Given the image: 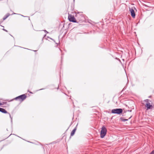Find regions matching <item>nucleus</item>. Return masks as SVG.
I'll list each match as a JSON object with an SVG mask.
<instances>
[{
    "label": "nucleus",
    "mask_w": 154,
    "mask_h": 154,
    "mask_svg": "<svg viewBox=\"0 0 154 154\" xmlns=\"http://www.w3.org/2000/svg\"><path fill=\"white\" fill-rule=\"evenodd\" d=\"M81 17H83L82 16H81Z\"/></svg>",
    "instance_id": "22"
},
{
    "label": "nucleus",
    "mask_w": 154,
    "mask_h": 154,
    "mask_svg": "<svg viewBox=\"0 0 154 154\" xmlns=\"http://www.w3.org/2000/svg\"><path fill=\"white\" fill-rule=\"evenodd\" d=\"M28 92H29L30 93H31V94H32V93L31 92H30V91H28Z\"/></svg>",
    "instance_id": "18"
},
{
    "label": "nucleus",
    "mask_w": 154,
    "mask_h": 154,
    "mask_svg": "<svg viewBox=\"0 0 154 154\" xmlns=\"http://www.w3.org/2000/svg\"><path fill=\"white\" fill-rule=\"evenodd\" d=\"M68 19L69 20L72 22L73 23H77L76 20L73 16L69 14Z\"/></svg>",
    "instance_id": "5"
},
{
    "label": "nucleus",
    "mask_w": 154,
    "mask_h": 154,
    "mask_svg": "<svg viewBox=\"0 0 154 154\" xmlns=\"http://www.w3.org/2000/svg\"><path fill=\"white\" fill-rule=\"evenodd\" d=\"M149 100L148 99H146L144 100V101L146 102L145 105V106L147 108V110L151 109L152 108V105L150 104L149 102Z\"/></svg>",
    "instance_id": "4"
},
{
    "label": "nucleus",
    "mask_w": 154,
    "mask_h": 154,
    "mask_svg": "<svg viewBox=\"0 0 154 154\" xmlns=\"http://www.w3.org/2000/svg\"><path fill=\"white\" fill-rule=\"evenodd\" d=\"M43 89H41L39 90H43Z\"/></svg>",
    "instance_id": "20"
},
{
    "label": "nucleus",
    "mask_w": 154,
    "mask_h": 154,
    "mask_svg": "<svg viewBox=\"0 0 154 154\" xmlns=\"http://www.w3.org/2000/svg\"><path fill=\"white\" fill-rule=\"evenodd\" d=\"M6 102H3L2 103H0V106L2 105L3 104H5L6 103Z\"/></svg>",
    "instance_id": "11"
},
{
    "label": "nucleus",
    "mask_w": 154,
    "mask_h": 154,
    "mask_svg": "<svg viewBox=\"0 0 154 154\" xmlns=\"http://www.w3.org/2000/svg\"><path fill=\"white\" fill-rule=\"evenodd\" d=\"M149 154H154V150L150 153Z\"/></svg>",
    "instance_id": "13"
},
{
    "label": "nucleus",
    "mask_w": 154,
    "mask_h": 154,
    "mask_svg": "<svg viewBox=\"0 0 154 154\" xmlns=\"http://www.w3.org/2000/svg\"><path fill=\"white\" fill-rule=\"evenodd\" d=\"M107 129L104 126H103L101 128V130L100 131V137L101 138H103L106 134Z\"/></svg>",
    "instance_id": "2"
},
{
    "label": "nucleus",
    "mask_w": 154,
    "mask_h": 154,
    "mask_svg": "<svg viewBox=\"0 0 154 154\" xmlns=\"http://www.w3.org/2000/svg\"><path fill=\"white\" fill-rule=\"evenodd\" d=\"M44 31L45 32H46V33H48V32H47L46 30H44Z\"/></svg>",
    "instance_id": "15"
},
{
    "label": "nucleus",
    "mask_w": 154,
    "mask_h": 154,
    "mask_svg": "<svg viewBox=\"0 0 154 154\" xmlns=\"http://www.w3.org/2000/svg\"><path fill=\"white\" fill-rule=\"evenodd\" d=\"M26 97V96L25 94H23L16 97L14 98V99L11 100L10 101H13L14 100H18L21 102L25 99Z\"/></svg>",
    "instance_id": "1"
},
{
    "label": "nucleus",
    "mask_w": 154,
    "mask_h": 154,
    "mask_svg": "<svg viewBox=\"0 0 154 154\" xmlns=\"http://www.w3.org/2000/svg\"><path fill=\"white\" fill-rule=\"evenodd\" d=\"M132 117V116H131L130 117H129L128 119H124L122 120V121L123 122H125L126 121H128V119H130Z\"/></svg>",
    "instance_id": "10"
},
{
    "label": "nucleus",
    "mask_w": 154,
    "mask_h": 154,
    "mask_svg": "<svg viewBox=\"0 0 154 154\" xmlns=\"http://www.w3.org/2000/svg\"><path fill=\"white\" fill-rule=\"evenodd\" d=\"M122 111L123 110L122 109L118 108L112 109L111 112L112 113L120 114L122 113Z\"/></svg>",
    "instance_id": "3"
},
{
    "label": "nucleus",
    "mask_w": 154,
    "mask_h": 154,
    "mask_svg": "<svg viewBox=\"0 0 154 154\" xmlns=\"http://www.w3.org/2000/svg\"><path fill=\"white\" fill-rule=\"evenodd\" d=\"M22 16H23V17H27V16H23V15H21Z\"/></svg>",
    "instance_id": "19"
},
{
    "label": "nucleus",
    "mask_w": 154,
    "mask_h": 154,
    "mask_svg": "<svg viewBox=\"0 0 154 154\" xmlns=\"http://www.w3.org/2000/svg\"><path fill=\"white\" fill-rule=\"evenodd\" d=\"M77 125H76V127H75V128L73 129V130L72 131L70 134L71 136H72L75 133L76 130V127Z\"/></svg>",
    "instance_id": "8"
},
{
    "label": "nucleus",
    "mask_w": 154,
    "mask_h": 154,
    "mask_svg": "<svg viewBox=\"0 0 154 154\" xmlns=\"http://www.w3.org/2000/svg\"><path fill=\"white\" fill-rule=\"evenodd\" d=\"M3 30L6 32H8V31L5 29H3Z\"/></svg>",
    "instance_id": "14"
},
{
    "label": "nucleus",
    "mask_w": 154,
    "mask_h": 154,
    "mask_svg": "<svg viewBox=\"0 0 154 154\" xmlns=\"http://www.w3.org/2000/svg\"><path fill=\"white\" fill-rule=\"evenodd\" d=\"M10 35H11V36L12 37H13L12 35H11V34H10Z\"/></svg>",
    "instance_id": "21"
},
{
    "label": "nucleus",
    "mask_w": 154,
    "mask_h": 154,
    "mask_svg": "<svg viewBox=\"0 0 154 154\" xmlns=\"http://www.w3.org/2000/svg\"><path fill=\"white\" fill-rule=\"evenodd\" d=\"M0 112H1L3 113L8 114L9 116L10 119H11V122H12V118L11 116V115L5 109L2 108L1 109Z\"/></svg>",
    "instance_id": "6"
},
{
    "label": "nucleus",
    "mask_w": 154,
    "mask_h": 154,
    "mask_svg": "<svg viewBox=\"0 0 154 154\" xmlns=\"http://www.w3.org/2000/svg\"><path fill=\"white\" fill-rule=\"evenodd\" d=\"M129 9L132 17L133 18H134L135 16V14L134 9L132 8H129Z\"/></svg>",
    "instance_id": "7"
},
{
    "label": "nucleus",
    "mask_w": 154,
    "mask_h": 154,
    "mask_svg": "<svg viewBox=\"0 0 154 154\" xmlns=\"http://www.w3.org/2000/svg\"><path fill=\"white\" fill-rule=\"evenodd\" d=\"M116 59L118 60L120 62H121V60H120L119 59V58H116Z\"/></svg>",
    "instance_id": "16"
},
{
    "label": "nucleus",
    "mask_w": 154,
    "mask_h": 154,
    "mask_svg": "<svg viewBox=\"0 0 154 154\" xmlns=\"http://www.w3.org/2000/svg\"><path fill=\"white\" fill-rule=\"evenodd\" d=\"M48 38H50V39H51L54 42H55V41L54 39H52L50 37H48Z\"/></svg>",
    "instance_id": "12"
},
{
    "label": "nucleus",
    "mask_w": 154,
    "mask_h": 154,
    "mask_svg": "<svg viewBox=\"0 0 154 154\" xmlns=\"http://www.w3.org/2000/svg\"><path fill=\"white\" fill-rule=\"evenodd\" d=\"M10 15V14H6L3 18V19L4 20H5Z\"/></svg>",
    "instance_id": "9"
},
{
    "label": "nucleus",
    "mask_w": 154,
    "mask_h": 154,
    "mask_svg": "<svg viewBox=\"0 0 154 154\" xmlns=\"http://www.w3.org/2000/svg\"><path fill=\"white\" fill-rule=\"evenodd\" d=\"M128 111L129 112H131L132 111V110H128Z\"/></svg>",
    "instance_id": "17"
}]
</instances>
